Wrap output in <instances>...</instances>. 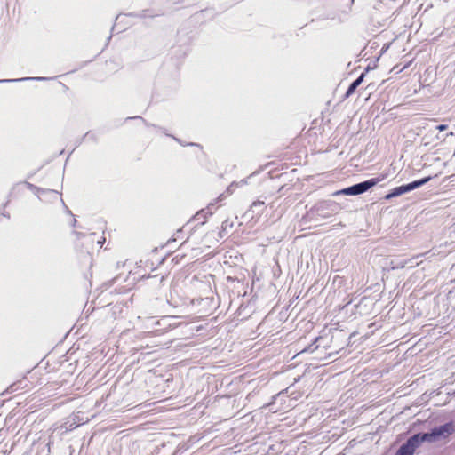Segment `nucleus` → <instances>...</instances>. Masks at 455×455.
Returning a JSON list of instances; mask_svg holds the SVG:
<instances>
[{
  "label": "nucleus",
  "mask_w": 455,
  "mask_h": 455,
  "mask_svg": "<svg viewBox=\"0 0 455 455\" xmlns=\"http://www.w3.org/2000/svg\"><path fill=\"white\" fill-rule=\"evenodd\" d=\"M455 432V424L449 421L443 425L435 427L429 432L417 433L403 443L395 455H413L416 449L424 442L435 443L446 438Z\"/></svg>",
  "instance_id": "1"
},
{
  "label": "nucleus",
  "mask_w": 455,
  "mask_h": 455,
  "mask_svg": "<svg viewBox=\"0 0 455 455\" xmlns=\"http://www.w3.org/2000/svg\"><path fill=\"white\" fill-rule=\"evenodd\" d=\"M339 204L333 200H322L315 204L304 214L302 220L305 223L318 222L336 214Z\"/></svg>",
  "instance_id": "2"
},
{
  "label": "nucleus",
  "mask_w": 455,
  "mask_h": 455,
  "mask_svg": "<svg viewBox=\"0 0 455 455\" xmlns=\"http://www.w3.org/2000/svg\"><path fill=\"white\" fill-rule=\"evenodd\" d=\"M386 178V175L382 174L379 177L372 178L359 183H356L355 185H352L350 187L345 188L341 190H338L333 193V196H339V195H346V196H358L361 194H363L364 192L368 191L374 186H376L379 182L382 181Z\"/></svg>",
  "instance_id": "3"
},
{
  "label": "nucleus",
  "mask_w": 455,
  "mask_h": 455,
  "mask_svg": "<svg viewBox=\"0 0 455 455\" xmlns=\"http://www.w3.org/2000/svg\"><path fill=\"white\" fill-rule=\"evenodd\" d=\"M24 184L29 190L34 192L42 201L44 200V196H50L51 198H52L53 200H57V198L59 197V192L57 190L42 188L28 181H25Z\"/></svg>",
  "instance_id": "4"
},
{
  "label": "nucleus",
  "mask_w": 455,
  "mask_h": 455,
  "mask_svg": "<svg viewBox=\"0 0 455 455\" xmlns=\"http://www.w3.org/2000/svg\"><path fill=\"white\" fill-rule=\"evenodd\" d=\"M287 393V389L276 394L272 397V401L265 405L266 408H268L269 411L273 412H277L279 411L284 410L285 408L283 406V403L285 402V394Z\"/></svg>",
  "instance_id": "5"
},
{
  "label": "nucleus",
  "mask_w": 455,
  "mask_h": 455,
  "mask_svg": "<svg viewBox=\"0 0 455 455\" xmlns=\"http://www.w3.org/2000/svg\"><path fill=\"white\" fill-rule=\"evenodd\" d=\"M431 180H432V176H427V177L422 178L420 180H417L411 181L410 183L401 185V186H399L401 194L403 195V194L409 193L416 188H419L421 186L427 184Z\"/></svg>",
  "instance_id": "6"
},
{
  "label": "nucleus",
  "mask_w": 455,
  "mask_h": 455,
  "mask_svg": "<svg viewBox=\"0 0 455 455\" xmlns=\"http://www.w3.org/2000/svg\"><path fill=\"white\" fill-rule=\"evenodd\" d=\"M224 197V195H220L216 200L215 202L213 203H210L206 208L204 209H202L200 210L199 212H197L196 213V215L194 216V219L196 220H200L201 219H203V220L201 221V224H204V220L208 217V216H211L212 214V208L213 206L215 205L216 202L218 201H221Z\"/></svg>",
  "instance_id": "7"
},
{
  "label": "nucleus",
  "mask_w": 455,
  "mask_h": 455,
  "mask_svg": "<svg viewBox=\"0 0 455 455\" xmlns=\"http://www.w3.org/2000/svg\"><path fill=\"white\" fill-rule=\"evenodd\" d=\"M48 79H49L48 77H44V76L22 77V78H17V79H0V84L15 83V82L28 81V80L45 81Z\"/></svg>",
  "instance_id": "8"
},
{
  "label": "nucleus",
  "mask_w": 455,
  "mask_h": 455,
  "mask_svg": "<svg viewBox=\"0 0 455 455\" xmlns=\"http://www.w3.org/2000/svg\"><path fill=\"white\" fill-rule=\"evenodd\" d=\"M264 207L265 202L257 200L251 204L250 211L252 212L253 215H260L264 211Z\"/></svg>",
  "instance_id": "9"
},
{
  "label": "nucleus",
  "mask_w": 455,
  "mask_h": 455,
  "mask_svg": "<svg viewBox=\"0 0 455 455\" xmlns=\"http://www.w3.org/2000/svg\"><path fill=\"white\" fill-rule=\"evenodd\" d=\"M212 302V298H198V299H195L192 300V304L193 305H196V306H208L210 303Z\"/></svg>",
  "instance_id": "10"
},
{
  "label": "nucleus",
  "mask_w": 455,
  "mask_h": 455,
  "mask_svg": "<svg viewBox=\"0 0 455 455\" xmlns=\"http://www.w3.org/2000/svg\"><path fill=\"white\" fill-rule=\"evenodd\" d=\"M129 15L134 16V17H140V18H146V17H156V16H159L160 14L159 13H151L149 10H143L138 14L130 13Z\"/></svg>",
  "instance_id": "11"
},
{
  "label": "nucleus",
  "mask_w": 455,
  "mask_h": 455,
  "mask_svg": "<svg viewBox=\"0 0 455 455\" xmlns=\"http://www.w3.org/2000/svg\"><path fill=\"white\" fill-rule=\"evenodd\" d=\"M359 85L360 84L355 80L353 81L345 93V99L349 98L355 92V91L357 89Z\"/></svg>",
  "instance_id": "12"
},
{
  "label": "nucleus",
  "mask_w": 455,
  "mask_h": 455,
  "mask_svg": "<svg viewBox=\"0 0 455 455\" xmlns=\"http://www.w3.org/2000/svg\"><path fill=\"white\" fill-rule=\"evenodd\" d=\"M402 196L400 188H399V187H396V188H393L389 193H387L384 196V199L385 200H390V199H392L394 197H397V196Z\"/></svg>",
  "instance_id": "13"
},
{
  "label": "nucleus",
  "mask_w": 455,
  "mask_h": 455,
  "mask_svg": "<svg viewBox=\"0 0 455 455\" xmlns=\"http://www.w3.org/2000/svg\"><path fill=\"white\" fill-rule=\"evenodd\" d=\"M168 136H171L173 140H175L178 143H180L181 146H199L198 144L196 143H194V142H190V143H184L183 141H181L179 138L173 136V135H169L167 134Z\"/></svg>",
  "instance_id": "14"
},
{
  "label": "nucleus",
  "mask_w": 455,
  "mask_h": 455,
  "mask_svg": "<svg viewBox=\"0 0 455 455\" xmlns=\"http://www.w3.org/2000/svg\"><path fill=\"white\" fill-rule=\"evenodd\" d=\"M369 69H370V67H367V68H366V69H365V71H364V72H363V73H362V74H361V75H360V76L355 79V81H356L359 84H361L363 83V79H364V77H365V73H366Z\"/></svg>",
  "instance_id": "15"
},
{
  "label": "nucleus",
  "mask_w": 455,
  "mask_h": 455,
  "mask_svg": "<svg viewBox=\"0 0 455 455\" xmlns=\"http://www.w3.org/2000/svg\"><path fill=\"white\" fill-rule=\"evenodd\" d=\"M57 199H60L65 208V212L68 213V214H70L72 215V212L68 208V206L65 204L63 199L60 197V196L59 195V197Z\"/></svg>",
  "instance_id": "16"
},
{
  "label": "nucleus",
  "mask_w": 455,
  "mask_h": 455,
  "mask_svg": "<svg viewBox=\"0 0 455 455\" xmlns=\"http://www.w3.org/2000/svg\"><path fill=\"white\" fill-rule=\"evenodd\" d=\"M447 128H448L447 124H439L435 127V129L438 130L439 132L445 131V130H447Z\"/></svg>",
  "instance_id": "17"
},
{
  "label": "nucleus",
  "mask_w": 455,
  "mask_h": 455,
  "mask_svg": "<svg viewBox=\"0 0 455 455\" xmlns=\"http://www.w3.org/2000/svg\"><path fill=\"white\" fill-rule=\"evenodd\" d=\"M406 261L399 262L397 265L394 266L393 268H403L406 265Z\"/></svg>",
  "instance_id": "18"
},
{
  "label": "nucleus",
  "mask_w": 455,
  "mask_h": 455,
  "mask_svg": "<svg viewBox=\"0 0 455 455\" xmlns=\"http://www.w3.org/2000/svg\"><path fill=\"white\" fill-rule=\"evenodd\" d=\"M73 234L76 236L77 239H80L84 236V234L79 231H74Z\"/></svg>",
  "instance_id": "19"
},
{
  "label": "nucleus",
  "mask_w": 455,
  "mask_h": 455,
  "mask_svg": "<svg viewBox=\"0 0 455 455\" xmlns=\"http://www.w3.org/2000/svg\"><path fill=\"white\" fill-rule=\"evenodd\" d=\"M354 1H355V0H347V7H348L349 9H351V8H352V5H353V4H354Z\"/></svg>",
  "instance_id": "20"
},
{
  "label": "nucleus",
  "mask_w": 455,
  "mask_h": 455,
  "mask_svg": "<svg viewBox=\"0 0 455 455\" xmlns=\"http://www.w3.org/2000/svg\"><path fill=\"white\" fill-rule=\"evenodd\" d=\"M317 347H318V345H317V346H315V347H313V345H310L307 350V351H311V352H313V351H314L315 348H317Z\"/></svg>",
  "instance_id": "21"
},
{
  "label": "nucleus",
  "mask_w": 455,
  "mask_h": 455,
  "mask_svg": "<svg viewBox=\"0 0 455 455\" xmlns=\"http://www.w3.org/2000/svg\"><path fill=\"white\" fill-rule=\"evenodd\" d=\"M76 220L74 218L72 220H71V226L72 227H75L76 225Z\"/></svg>",
  "instance_id": "22"
},
{
  "label": "nucleus",
  "mask_w": 455,
  "mask_h": 455,
  "mask_svg": "<svg viewBox=\"0 0 455 455\" xmlns=\"http://www.w3.org/2000/svg\"><path fill=\"white\" fill-rule=\"evenodd\" d=\"M104 242H105V238H103L102 241H98V243L100 244V246H101Z\"/></svg>",
  "instance_id": "23"
},
{
  "label": "nucleus",
  "mask_w": 455,
  "mask_h": 455,
  "mask_svg": "<svg viewBox=\"0 0 455 455\" xmlns=\"http://www.w3.org/2000/svg\"><path fill=\"white\" fill-rule=\"evenodd\" d=\"M132 117H129V119H132ZM134 118H135V119H137V118H138V119H141V120H143V121H144V119H143L141 116H135Z\"/></svg>",
  "instance_id": "24"
},
{
  "label": "nucleus",
  "mask_w": 455,
  "mask_h": 455,
  "mask_svg": "<svg viewBox=\"0 0 455 455\" xmlns=\"http://www.w3.org/2000/svg\"><path fill=\"white\" fill-rule=\"evenodd\" d=\"M8 392H12V386H10V387L7 389Z\"/></svg>",
  "instance_id": "25"
}]
</instances>
